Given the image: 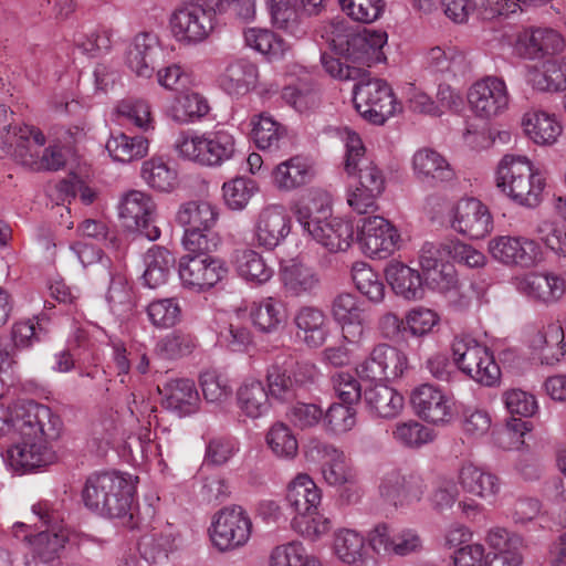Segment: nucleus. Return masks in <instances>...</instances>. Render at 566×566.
I'll return each instance as SVG.
<instances>
[{"label":"nucleus","instance_id":"680f3d73","mask_svg":"<svg viewBox=\"0 0 566 566\" xmlns=\"http://www.w3.org/2000/svg\"><path fill=\"white\" fill-rule=\"evenodd\" d=\"M265 443L272 454L280 460L291 461L298 454L297 438L292 428L282 421L269 427Z\"/></svg>","mask_w":566,"mask_h":566},{"label":"nucleus","instance_id":"bb28decb","mask_svg":"<svg viewBox=\"0 0 566 566\" xmlns=\"http://www.w3.org/2000/svg\"><path fill=\"white\" fill-rule=\"evenodd\" d=\"M378 490L388 503L403 506L418 503L426 492V484L419 475H405L400 470L392 469L382 474Z\"/></svg>","mask_w":566,"mask_h":566},{"label":"nucleus","instance_id":"c85d7f7f","mask_svg":"<svg viewBox=\"0 0 566 566\" xmlns=\"http://www.w3.org/2000/svg\"><path fill=\"white\" fill-rule=\"evenodd\" d=\"M423 66L443 80H458L465 76L471 64L468 54L457 45L442 44L423 53Z\"/></svg>","mask_w":566,"mask_h":566},{"label":"nucleus","instance_id":"774afa93","mask_svg":"<svg viewBox=\"0 0 566 566\" xmlns=\"http://www.w3.org/2000/svg\"><path fill=\"white\" fill-rule=\"evenodd\" d=\"M440 323V314L423 305L413 306L405 313V333L416 339L431 335Z\"/></svg>","mask_w":566,"mask_h":566},{"label":"nucleus","instance_id":"69168bd1","mask_svg":"<svg viewBox=\"0 0 566 566\" xmlns=\"http://www.w3.org/2000/svg\"><path fill=\"white\" fill-rule=\"evenodd\" d=\"M176 539L171 528L146 534L139 541V553L154 565H160L176 549Z\"/></svg>","mask_w":566,"mask_h":566},{"label":"nucleus","instance_id":"7ed1b4c3","mask_svg":"<svg viewBox=\"0 0 566 566\" xmlns=\"http://www.w3.org/2000/svg\"><path fill=\"white\" fill-rule=\"evenodd\" d=\"M31 512L43 530L35 532L32 525L23 522L12 525L13 537L24 542L30 549L25 566H55V558L65 544L72 541L73 534L64 525V515L59 506L42 501L33 504Z\"/></svg>","mask_w":566,"mask_h":566},{"label":"nucleus","instance_id":"1a4fd4ad","mask_svg":"<svg viewBox=\"0 0 566 566\" xmlns=\"http://www.w3.org/2000/svg\"><path fill=\"white\" fill-rule=\"evenodd\" d=\"M353 101L359 115L374 125H384L402 112V104L391 86L381 78H369L355 84Z\"/></svg>","mask_w":566,"mask_h":566},{"label":"nucleus","instance_id":"0eeeda50","mask_svg":"<svg viewBox=\"0 0 566 566\" xmlns=\"http://www.w3.org/2000/svg\"><path fill=\"white\" fill-rule=\"evenodd\" d=\"M451 361L457 369L481 386H496L501 369L493 352L469 335L455 336L450 346Z\"/></svg>","mask_w":566,"mask_h":566},{"label":"nucleus","instance_id":"c03bdc74","mask_svg":"<svg viewBox=\"0 0 566 566\" xmlns=\"http://www.w3.org/2000/svg\"><path fill=\"white\" fill-rule=\"evenodd\" d=\"M388 35L382 30L367 29L357 30L352 40L349 60L371 65L386 61L384 48L387 44Z\"/></svg>","mask_w":566,"mask_h":566},{"label":"nucleus","instance_id":"72a5a7b5","mask_svg":"<svg viewBox=\"0 0 566 566\" xmlns=\"http://www.w3.org/2000/svg\"><path fill=\"white\" fill-rule=\"evenodd\" d=\"M385 279L392 293L407 302H418L426 297L420 269L392 259L384 270Z\"/></svg>","mask_w":566,"mask_h":566},{"label":"nucleus","instance_id":"338daca9","mask_svg":"<svg viewBox=\"0 0 566 566\" xmlns=\"http://www.w3.org/2000/svg\"><path fill=\"white\" fill-rule=\"evenodd\" d=\"M142 177L150 188L161 192L172 191L178 185L177 170L161 157L144 161Z\"/></svg>","mask_w":566,"mask_h":566},{"label":"nucleus","instance_id":"4be33fe9","mask_svg":"<svg viewBox=\"0 0 566 566\" xmlns=\"http://www.w3.org/2000/svg\"><path fill=\"white\" fill-rule=\"evenodd\" d=\"M467 99L469 108L475 117L492 119L509 108L510 93L502 77L489 75L469 87Z\"/></svg>","mask_w":566,"mask_h":566},{"label":"nucleus","instance_id":"9b49d317","mask_svg":"<svg viewBox=\"0 0 566 566\" xmlns=\"http://www.w3.org/2000/svg\"><path fill=\"white\" fill-rule=\"evenodd\" d=\"M177 271L184 290L202 294L220 284L228 276L229 268L220 256L197 253L184 254L177 263Z\"/></svg>","mask_w":566,"mask_h":566},{"label":"nucleus","instance_id":"f257e3e1","mask_svg":"<svg viewBox=\"0 0 566 566\" xmlns=\"http://www.w3.org/2000/svg\"><path fill=\"white\" fill-rule=\"evenodd\" d=\"M25 415L22 429H18L23 438L2 453L7 468L17 474L32 472L56 461L49 440L57 438L62 428L60 417L44 405L28 402Z\"/></svg>","mask_w":566,"mask_h":566},{"label":"nucleus","instance_id":"f8f14e48","mask_svg":"<svg viewBox=\"0 0 566 566\" xmlns=\"http://www.w3.org/2000/svg\"><path fill=\"white\" fill-rule=\"evenodd\" d=\"M491 259L507 268L533 269L545 261L541 242L524 234H497L488 242Z\"/></svg>","mask_w":566,"mask_h":566},{"label":"nucleus","instance_id":"5fc2aeb1","mask_svg":"<svg viewBox=\"0 0 566 566\" xmlns=\"http://www.w3.org/2000/svg\"><path fill=\"white\" fill-rule=\"evenodd\" d=\"M175 263L174 255L167 249L159 245L150 248L144 258L143 280L145 285L156 289L167 283Z\"/></svg>","mask_w":566,"mask_h":566},{"label":"nucleus","instance_id":"09e8293b","mask_svg":"<svg viewBox=\"0 0 566 566\" xmlns=\"http://www.w3.org/2000/svg\"><path fill=\"white\" fill-rule=\"evenodd\" d=\"M251 136L256 148L276 151L287 138V128L269 113H260L251 118Z\"/></svg>","mask_w":566,"mask_h":566},{"label":"nucleus","instance_id":"a211bd4d","mask_svg":"<svg viewBox=\"0 0 566 566\" xmlns=\"http://www.w3.org/2000/svg\"><path fill=\"white\" fill-rule=\"evenodd\" d=\"M518 126L524 138L539 148L555 147L565 133L560 115L543 106L525 108L520 116Z\"/></svg>","mask_w":566,"mask_h":566},{"label":"nucleus","instance_id":"2eb2a0df","mask_svg":"<svg viewBox=\"0 0 566 566\" xmlns=\"http://www.w3.org/2000/svg\"><path fill=\"white\" fill-rule=\"evenodd\" d=\"M277 280L283 294L289 298H314L322 289L319 271L300 256L279 262Z\"/></svg>","mask_w":566,"mask_h":566},{"label":"nucleus","instance_id":"393cba45","mask_svg":"<svg viewBox=\"0 0 566 566\" xmlns=\"http://www.w3.org/2000/svg\"><path fill=\"white\" fill-rule=\"evenodd\" d=\"M163 56L164 45L159 35L153 31H140L128 43L124 64L135 76L149 80Z\"/></svg>","mask_w":566,"mask_h":566},{"label":"nucleus","instance_id":"6e6d98bb","mask_svg":"<svg viewBox=\"0 0 566 566\" xmlns=\"http://www.w3.org/2000/svg\"><path fill=\"white\" fill-rule=\"evenodd\" d=\"M218 219V207L207 200L186 202L177 212V221L185 228L212 230Z\"/></svg>","mask_w":566,"mask_h":566},{"label":"nucleus","instance_id":"4c0bfd02","mask_svg":"<svg viewBox=\"0 0 566 566\" xmlns=\"http://www.w3.org/2000/svg\"><path fill=\"white\" fill-rule=\"evenodd\" d=\"M7 153L20 165L36 170V165L27 163L29 156L39 159L42 147L45 144L44 134L36 127L30 125L11 127L6 138Z\"/></svg>","mask_w":566,"mask_h":566},{"label":"nucleus","instance_id":"052dcab7","mask_svg":"<svg viewBox=\"0 0 566 566\" xmlns=\"http://www.w3.org/2000/svg\"><path fill=\"white\" fill-rule=\"evenodd\" d=\"M558 70L554 59L543 60L541 64L527 65L524 74L525 83L536 93H560Z\"/></svg>","mask_w":566,"mask_h":566},{"label":"nucleus","instance_id":"f3484780","mask_svg":"<svg viewBox=\"0 0 566 566\" xmlns=\"http://www.w3.org/2000/svg\"><path fill=\"white\" fill-rule=\"evenodd\" d=\"M509 46L520 59L541 61L562 53L565 49V39L553 28L527 27L514 34Z\"/></svg>","mask_w":566,"mask_h":566},{"label":"nucleus","instance_id":"37998d69","mask_svg":"<svg viewBox=\"0 0 566 566\" xmlns=\"http://www.w3.org/2000/svg\"><path fill=\"white\" fill-rule=\"evenodd\" d=\"M363 391V400L368 411L378 419L392 420L405 408L403 396L386 382L373 381Z\"/></svg>","mask_w":566,"mask_h":566},{"label":"nucleus","instance_id":"603ef678","mask_svg":"<svg viewBox=\"0 0 566 566\" xmlns=\"http://www.w3.org/2000/svg\"><path fill=\"white\" fill-rule=\"evenodd\" d=\"M243 39L248 48L264 55L269 61L282 60L291 51L289 43L266 29L248 28L243 31Z\"/></svg>","mask_w":566,"mask_h":566},{"label":"nucleus","instance_id":"c9c22d12","mask_svg":"<svg viewBox=\"0 0 566 566\" xmlns=\"http://www.w3.org/2000/svg\"><path fill=\"white\" fill-rule=\"evenodd\" d=\"M284 85L281 90L282 99L298 113L314 108L317 94L308 83V73L298 64H291L283 74Z\"/></svg>","mask_w":566,"mask_h":566},{"label":"nucleus","instance_id":"b1692460","mask_svg":"<svg viewBox=\"0 0 566 566\" xmlns=\"http://www.w3.org/2000/svg\"><path fill=\"white\" fill-rule=\"evenodd\" d=\"M512 284L525 298L544 305L555 304L566 295V277L554 271L517 274Z\"/></svg>","mask_w":566,"mask_h":566},{"label":"nucleus","instance_id":"473e14b6","mask_svg":"<svg viewBox=\"0 0 566 566\" xmlns=\"http://www.w3.org/2000/svg\"><path fill=\"white\" fill-rule=\"evenodd\" d=\"M210 111V103L203 94L185 90L165 105L163 114L175 125L188 126L201 123Z\"/></svg>","mask_w":566,"mask_h":566},{"label":"nucleus","instance_id":"8fccbe9b","mask_svg":"<svg viewBox=\"0 0 566 566\" xmlns=\"http://www.w3.org/2000/svg\"><path fill=\"white\" fill-rule=\"evenodd\" d=\"M249 317L258 332L273 334L285 324L286 312L280 300L266 296L251 304Z\"/></svg>","mask_w":566,"mask_h":566},{"label":"nucleus","instance_id":"bf43d9fd","mask_svg":"<svg viewBox=\"0 0 566 566\" xmlns=\"http://www.w3.org/2000/svg\"><path fill=\"white\" fill-rule=\"evenodd\" d=\"M106 149L114 160L130 163L144 158L148 154L149 140L142 135L128 136L119 133L109 137Z\"/></svg>","mask_w":566,"mask_h":566},{"label":"nucleus","instance_id":"2f4dec72","mask_svg":"<svg viewBox=\"0 0 566 566\" xmlns=\"http://www.w3.org/2000/svg\"><path fill=\"white\" fill-rule=\"evenodd\" d=\"M457 478L461 490L489 504L493 503L501 491L500 478L488 468L472 461H462Z\"/></svg>","mask_w":566,"mask_h":566},{"label":"nucleus","instance_id":"c756f323","mask_svg":"<svg viewBox=\"0 0 566 566\" xmlns=\"http://www.w3.org/2000/svg\"><path fill=\"white\" fill-rule=\"evenodd\" d=\"M158 392L163 407L179 418L190 417L200 410L201 399L192 379H168L158 387Z\"/></svg>","mask_w":566,"mask_h":566},{"label":"nucleus","instance_id":"dca6fc26","mask_svg":"<svg viewBox=\"0 0 566 566\" xmlns=\"http://www.w3.org/2000/svg\"><path fill=\"white\" fill-rule=\"evenodd\" d=\"M408 369V357L399 348L386 343L377 344L369 355L355 367L361 381H394Z\"/></svg>","mask_w":566,"mask_h":566},{"label":"nucleus","instance_id":"4468645a","mask_svg":"<svg viewBox=\"0 0 566 566\" xmlns=\"http://www.w3.org/2000/svg\"><path fill=\"white\" fill-rule=\"evenodd\" d=\"M356 241L364 255L371 259H386L399 248L401 235L388 219L373 214L357 222Z\"/></svg>","mask_w":566,"mask_h":566},{"label":"nucleus","instance_id":"0e129e2a","mask_svg":"<svg viewBox=\"0 0 566 566\" xmlns=\"http://www.w3.org/2000/svg\"><path fill=\"white\" fill-rule=\"evenodd\" d=\"M390 434L395 443L412 450L431 443L436 438L432 429L413 419L396 422Z\"/></svg>","mask_w":566,"mask_h":566},{"label":"nucleus","instance_id":"7c9ffc66","mask_svg":"<svg viewBox=\"0 0 566 566\" xmlns=\"http://www.w3.org/2000/svg\"><path fill=\"white\" fill-rule=\"evenodd\" d=\"M411 169L419 182L430 187L450 182L455 178V170L448 158L430 147H422L413 153Z\"/></svg>","mask_w":566,"mask_h":566},{"label":"nucleus","instance_id":"39448f33","mask_svg":"<svg viewBox=\"0 0 566 566\" xmlns=\"http://www.w3.org/2000/svg\"><path fill=\"white\" fill-rule=\"evenodd\" d=\"M176 156L200 167L218 168L231 160L237 151V139L226 128L211 130L182 129L172 143Z\"/></svg>","mask_w":566,"mask_h":566},{"label":"nucleus","instance_id":"a19ab883","mask_svg":"<svg viewBox=\"0 0 566 566\" xmlns=\"http://www.w3.org/2000/svg\"><path fill=\"white\" fill-rule=\"evenodd\" d=\"M235 402L240 413L251 420L265 418L272 408L265 385L254 376L240 381L235 390Z\"/></svg>","mask_w":566,"mask_h":566},{"label":"nucleus","instance_id":"a878e982","mask_svg":"<svg viewBox=\"0 0 566 566\" xmlns=\"http://www.w3.org/2000/svg\"><path fill=\"white\" fill-rule=\"evenodd\" d=\"M368 543L373 552L397 557L419 553L422 548V539L416 530L386 523L376 525L368 533Z\"/></svg>","mask_w":566,"mask_h":566},{"label":"nucleus","instance_id":"9d476101","mask_svg":"<svg viewBox=\"0 0 566 566\" xmlns=\"http://www.w3.org/2000/svg\"><path fill=\"white\" fill-rule=\"evenodd\" d=\"M208 7L186 2L176 7L168 17L172 39L182 46H196L206 42L213 33L216 19Z\"/></svg>","mask_w":566,"mask_h":566},{"label":"nucleus","instance_id":"de8ad7c7","mask_svg":"<svg viewBox=\"0 0 566 566\" xmlns=\"http://www.w3.org/2000/svg\"><path fill=\"white\" fill-rule=\"evenodd\" d=\"M312 177V165L302 156H294L277 164L271 174L273 185L281 191L295 190L310 182Z\"/></svg>","mask_w":566,"mask_h":566},{"label":"nucleus","instance_id":"f704fd0d","mask_svg":"<svg viewBox=\"0 0 566 566\" xmlns=\"http://www.w3.org/2000/svg\"><path fill=\"white\" fill-rule=\"evenodd\" d=\"M329 313L340 333L355 337H366L367 321L360 300L352 292L336 294L329 306Z\"/></svg>","mask_w":566,"mask_h":566},{"label":"nucleus","instance_id":"13d9d810","mask_svg":"<svg viewBox=\"0 0 566 566\" xmlns=\"http://www.w3.org/2000/svg\"><path fill=\"white\" fill-rule=\"evenodd\" d=\"M344 146V170L348 176H355L359 167L369 160L366 157V147L359 134L348 126H338L331 129Z\"/></svg>","mask_w":566,"mask_h":566},{"label":"nucleus","instance_id":"20e7f679","mask_svg":"<svg viewBox=\"0 0 566 566\" xmlns=\"http://www.w3.org/2000/svg\"><path fill=\"white\" fill-rule=\"evenodd\" d=\"M428 206L432 219L468 240H483L494 229V217L490 208L475 197L451 199L437 196L428 201Z\"/></svg>","mask_w":566,"mask_h":566},{"label":"nucleus","instance_id":"49530a36","mask_svg":"<svg viewBox=\"0 0 566 566\" xmlns=\"http://www.w3.org/2000/svg\"><path fill=\"white\" fill-rule=\"evenodd\" d=\"M322 490L307 473H297L286 485L285 501L292 512L319 509Z\"/></svg>","mask_w":566,"mask_h":566},{"label":"nucleus","instance_id":"ea45409f","mask_svg":"<svg viewBox=\"0 0 566 566\" xmlns=\"http://www.w3.org/2000/svg\"><path fill=\"white\" fill-rule=\"evenodd\" d=\"M259 77V66L254 62L238 59L218 76V85L229 96L240 98L255 88Z\"/></svg>","mask_w":566,"mask_h":566},{"label":"nucleus","instance_id":"6e6552de","mask_svg":"<svg viewBox=\"0 0 566 566\" xmlns=\"http://www.w3.org/2000/svg\"><path fill=\"white\" fill-rule=\"evenodd\" d=\"M211 546L219 553L245 547L252 538L253 521L239 504H229L216 511L207 528Z\"/></svg>","mask_w":566,"mask_h":566},{"label":"nucleus","instance_id":"5701e85b","mask_svg":"<svg viewBox=\"0 0 566 566\" xmlns=\"http://www.w3.org/2000/svg\"><path fill=\"white\" fill-rule=\"evenodd\" d=\"M292 230V221L281 205H268L256 214L251 230L252 244L272 252L280 247Z\"/></svg>","mask_w":566,"mask_h":566},{"label":"nucleus","instance_id":"58836bf2","mask_svg":"<svg viewBox=\"0 0 566 566\" xmlns=\"http://www.w3.org/2000/svg\"><path fill=\"white\" fill-rule=\"evenodd\" d=\"M296 221L304 233L312 230L313 226L328 218L332 213L331 195L319 188L308 189L291 207Z\"/></svg>","mask_w":566,"mask_h":566},{"label":"nucleus","instance_id":"aec40b11","mask_svg":"<svg viewBox=\"0 0 566 566\" xmlns=\"http://www.w3.org/2000/svg\"><path fill=\"white\" fill-rule=\"evenodd\" d=\"M118 216L127 230L138 232L149 241L159 239L157 207L148 193L139 190L125 193L118 207Z\"/></svg>","mask_w":566,"mask_h":566},{"label":"nucleus","instance_id":"e433bc0d","mask_svg":"<svg viewBox=\"0 0 566 566\" xmlns=\"http://www.w3.org/2000/svg\"><path fill=\"white\" fill-rule=\"evenodd\" d=\"M329 253L346 252L354 242V224L343 217H328L306 233Z\"/></svg>","mask_w":566,"mask_h":566},{"label":"nucleus","instance_id":"864d4df0","mask_svg":"<svg viewBox=\"0 0 566 566\" xmlns=\"http://www.w3.org/2000/svg\"><path fill=\"white\" fill-rule=\"evenodd\" d=\"M352 280L358 293L369 303L381 304L386 297V285L381 275L368 263L358 261L352 265Z\"/></svg>","mask_w":566,"mask_h":566},{"label":"nucleus","instance_id":"423d86ee","mask_svg":"<svg viewBox=\"0 0 566 566\" xmlns=\"http://www.w3.org/2000/svg\"><path fill=\"white\" fill-rule=\"evenodd\" d=\"M136 490L135 479L127 473L103 472L87 478L82 492L84 505L105 517L129 514Z\"/></svg>","mask_w":566,"mask_h":566},{"label":"nucleus","instance_id":"79ce46f5","mask_svg":"<svg viewBox=\"0 0 566 566\" xmlns=\"http://www.w3.org/2000/svg\"><path fill=\"white\" fill-rule=\"evenodd\" d=\"M231 262L237 276L251 287L269 283L274 275V270L266 259L253 248L235 250Z\"/></svg>","mask_w":566,"mask_h":566},{"label":"nucleus","instance_id":"f03ea898","mask_svg":"<svg viewBox=\"0 0 566 566\" xmlns=\"http://www.w3.org/2000/svg\"><path fill=\"white\" fill-rule=\"evenodd\" d=\"M494 185L514 206L535 210L545 200L548 178L546 171L527 155L509 153L495 166Z\"/></svg>","mask_w":566,"mask_h":566},{"label":"nucleus","instance_id":"ddd939ff","mask_svg":"<svg viewBox=\"0 0 566 566\" xmlns=\"http://www.w3.org/2000/svg\"><path fill=\"white\" fill-rule=\"evenodd\" d=\"M447 258V249L443 243L426 242L421 245L417 262L421 270L424 292L430 290L439 294H447L457 290L458 273L454 264Z\"/></svg>","mask_w":566,"mask_h":566},{"label":"nucleus","instance_id":"4d7b16f0","mask_svg":"<svg viewBox=\"0 0 566 566\" xmlns=\"http://www.w3.org/2000/svg\"><path fill=\"white\" fill-rule=\"evenodd\" d=\"M218 339L231 352H244L252 344V333L241 322V312L218 318Z\"/></svg>","mask_w":566,"mask_h":566},{"label":"nucleus","instance_id":"3c124183","mask_svg":"<svg viewBox=\"0 0 566 566\" xmlns=\"http://www.w3.org/2000/svg\"><path fill=\"white\" fill-rule=\"evenodd\" d=\"M532 347L539 352L542 364L555 366L566 355L564 329L558 322L549 323L538 331L531 340Z\"/></svg>","mask_w":566,"mask_h":566},{"label":"nucleus","instance_id":"a18cd8bd","mask_svg":"<svg viewBox=\"0 0 566 566\" xmlns=\"http://www.w3.org/2000/svg\"><path fill=\"white\" fill-rule=\"evenodd\" d=\"M368 538L357 530L342 527L334 532L332 552L344 565H361L365 563Z\"/></svg>","mask_w":566,"mask_h":566},{"label":"nucleus","instance_id":"6ab92c4d","mask_svg":"<svg viewBox=\"0 0 566 566\" xmlns=\"http://www.w3.org/2000/svg\"><path fill=\"white\" fill-rule=\"evenodd\" d=\"M410 405L416 416L432 426H447L457 416L453 397L433 384L415 387L410 392Z\"/></svg>","mask_w":566,"mask_h":566},{"label":"nucleus","instance_id":"412c9836","mask_svg":"<svg viewBox=\"0 0 566 566\" xmlns=\"http://www.w3.org/2000/svg\"><path fill=\"white\" fill-rule=\"evenodd\" d=\"M308 463H322L321 474L326 484L343 486L354 479L353 469L345 452L334 444L311 439L303 449Z\"/></svg>","mask_w":566,"mask_h":566},{"label":"nucleus","instance_id":"e2e57ef3","mask_svg":"<svg viewBox=\"0 0 566 566\" xmlns=\"http://www.w3.org/2000/svg\"><path fill=\"white\" fill-rule=\"evenodd\" d=\"M291 528L304 539L316 542L329 533L332 522L319 509L305 510L293 514Z\"/></svg>","mask_w":566,"mask_h":566},{"label":"nucleus","instance_id":"cd10ccee","mask_svg":"<svg viewBox=\"0 0 566 566\" xmlns=\"http://www.w3.org/2000/svg\"><path fill=\"white\" fill-rule=\"evenodd\" d=\"M293 324L297 342L310 349L323 347L331 336L328 316L315 305L298 307L294 314Z\"/></svg>","mask_w":566,"mask_h":566}]
</instances>
